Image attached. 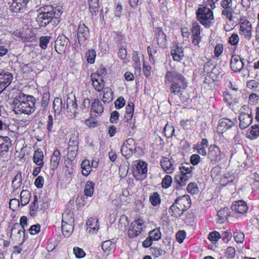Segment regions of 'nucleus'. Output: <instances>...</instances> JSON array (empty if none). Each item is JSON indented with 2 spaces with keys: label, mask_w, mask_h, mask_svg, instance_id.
<instances>
[{
  "label": "nucleus",
  "mask_w": 259,
  "mask_h": 259,
  "mask_svg": "<svg viewBox=\"0 0 259 259\" xmlns=\"http://www.w3.org/2000/svg\"><path fill=\"white\" fill-rule=\"evenodd\" d=\"M165 82L169 85L171 94L179 96L183 100L187 99H183L182 94L188 87V81L182 74L176 70L168 71L165 76Z\"/></svg>",
  "instance_id": "obj_1"
},
{
  "label": "nucleus",
  "mask_w": 259,
  "mask_h": 259,
  "mask_svg": "<svg viewBox=\"0 0 259 259\" xmlns=\"http://www.w3.org/2000/svg\"><path fill=\"white\" fill-rule=\"evenodd\" d=\"M35 102V99L33 96L20 93L14 101L15 111L26 114H31L36 109Z\"/></svg>",
  "instance_id": "obj_2"
},
{
  "label": "nucleus",
  "mask_w": 259,
  "mask_h": 259,
  "mask_svg": "<svg viewBox=\"0 0 259 259\" xmlns=\"http://www.w3.org/2000/svg\"><path fill=\"white\" fill-rule=\"evenodd\" d=\"M196 14L197 20L205 28H209L214 24L213 12L206 6L200 7Z\"/></svg>",
  "instance_id": "obj_3"
},
{
  "label": "nucleus",
  "mask_w": 259,
  "mask_h": 259,
  "mask_svg": "<svg viewBox=\"0 0 259 259\" xmlns=\"http://www.w3.org/2000/svg\"><path fill=\"white\" fill-rule=\"evenodd\" d=\"M220 6L222 15L230 21H233V15L234 12L233 0H221Z\"/></svg>",
  "instance_id": "obj_4"
},
{
  "label": "nucleus",
  "mask_w": 259,
  "mask_h": 259,
  "mask_svg": "<svg viewBox=\"0 0 259 259\" xmlns=\"http://www.w3.org/2000/svg\"><path fill=\"white\" fill-rule=\"evenodd\" d=\"M239 33L245 39L250 40L252 36V25L250 21L245 20L239 23Z\"/></svg>",
  "instance_id": "obj_5"
},
{
  "label": "nucleus",
  "mask_w": 259,
  "mask_h": 259,
  "mask_svg": "<svg viewBox=\"0 0 259 259\" xmlns=\"http://www.w3.org/2000/svg\"><path fill=\"white\" fill-rule=\"evenodd\" d=\"M136 142L134 139L128 138L122 144L120 151L126 158L130 157L136 151Z\"/></svg>",
  "instance_id": "obj_6"
},
{
  "label": "nucleus",
  "mask_w": 259,
  "mask_h": 259,
  "mask_svg": "<svg viewBox=\"0 0 259 259\" xmlns=\"http://www.w3.org/2000/svg\"><path fill=\"white\" fill-rule=\"evenodd\" d=\"M224 153L215 144L210 145L208 148L207 157L213 163H217L223 158Z\"/></svg>",
  "instance_id": "obj_7"
},
{
  "label": "nucleus",
  "mask_w": 259,
  "mask_h": 259,
  "mask_svg": "<svg viewBox=\"0 0 259 259\" xmlns=\"http://www.w3.org/2000/svg\"><path fill=\"white\" fill-rule=\"evenodd\" d=\"M29 0H9L10 10L13 13L24 12L27 9Z\"/></svg>",
  "instance_id": "obj_8"
},
{
  "label": "nucleus",
  "mask_w": 259,
  "mask_h": 259,
  "mask_svg": "<svg viewBox=\"0 0 259 259\" xmlns=\"http://www.w3.org/2000/svg\"><path fill=\"white\" fill-rule=\"evenodd\" d=\"M144 221L142 219H139L131 224L128 230V235L130 238H135L139 235L143 230Z\"/></svg>",
  "instance_id": "obj_9"
},
{
  "label": "nucleus",
  "mask_w": 259,
  "mask_h": 259,
  "mask_svg": "<svg viewBox=\"0 0 259 259\" xmlns=\"http://www.w3.org/2000/svg\"><path fill=\"white\" fill-rule=\"evenodd\" d=\"M247 109V113H244L241 111L239 116V126L242 129H244L248 127L252 121V116L251 115V111L247 106H243L242 110Z\"/></svg>",
  "instance_id": "obj_10"
},
{
  "label": "nucleus",
  "mask_w": 259,
  "mask_h": 259,
  "mask_svg": "<svg viewBox=\"0 0 259 259\" xmlns=\"http://www.w3.org/2000/svg\"><path fill=\"white\" fill-rule=\"evenodd\" d=\"M90 36L89 29L84 24L80 23L77 31V38L80 45L85 46Z\"/></svg>",
  "instance_id": "obj_11"
},
{
  "label": "nucleus",
  "mask_w": 259,
  "mask_h": 259,
  "mask_svg": "<svg viewBox=\"0 0 259 259\" xmlns=\"http://www.w3.org/2000/svg\"><path fill=\"white\" fill-rule=\"evenodd\" d=\"M131 199L130 192L126 189L122 190L121 194H118L116 195V198L113 199L112 202L113 204L117 206L126 205L129 203Z\"/></svg>",
  "instance_id": "obj_12"
},
{
  "label": "nucleus",
  "mask_w": 259,
  "mask_h": 259,
  "mask_svg": "<svg viewBox=\"0 0 259 259\" xmlns=\"http://www.w3.org/2000/svg\"><path fill=\"white\" fill-rule=\"evenodd\" d=\"M54 16V14L52 12L40 13L36 18V22L38 27H45L52 21Z\"/></svg>",
  "instance_id": "obj_13"
},
{
  "label": "nucleus",
  "mask_w": 259,
  "mask_h": 259,
  "mask_svg": "<svg viewBox=\"0 0 259 259\" xmlns=\"http://www.w3.org/2000/svg\"><path fill=\"white\" fill-rule=\"evenodd\" d=\"M134 111V105L132 102L128 103L125 107V114L124 115L126 127L129 128L134 129L135 127V122L133 121L132 117Z\"/></svg>",
  "instance_id": "obj_14"
},
{
  "label": "nucleus",
  "mask_w": 259,
  "mask_h": 259,
  "mask_svg": "<svg viewBox=\"0 0 259 259\" xmlns=\"http://www.w3.org/2000/svg\"><path fill=\"white\" fill-rule=\"evenodd\" d=\"M24 232L25 229L19 224L16 223L12 229L11 237H13L16 241L21 242V244L24 241Z\"/></svg>",
  "instance_id": "obj_15"
},
{
  "label": "nucleus",
  "mask_w": 259,
  "mask_h": 259,
  "mask_svg": "<svg viewBox=\"0 0 259 259\" xmlns=\"http://www.w3.org/2000/svg\"><path fill=\"white\" fill-rule=\"evenodd\" d=\"M191 31L192 36V44L195 46H198L201 40V26L196 22L192 23Z\"/></svg>",
  "instance_id": "obj_16"
},
{
  "label": "nucleus",
  "mask_w": 259,
  "mask_h": 259,
  "mask_svg": "<svg viewBox=\"0 0 259 259\" xmlns=\"http://www.w3.org/2000/svg\"><path fill=\"white\" fill-rule=\"evenodd\" d=\"M91 77L94 89L98 92L102 91L104 87L102 76L98 72H95L92 74Z\"/></svg>",
  "instance_id": "obj_17"
},
{
  "label": "nucleus",
  "mask_w": 259,
  "mask_h": 259,
  "mask_svg": "<svg viewBox=\"0 0 259 259\" xmlns=\"http://www.w3.org/2000/svg\"><path fill=\"white\" fill-rule=\"evenodd\" d=\"M232 211L236 214H245L247 210L248 207L246 203L243 200H238L234 202L231 205Z\"/></svg>",
  "instance_id": "obj_18"
},
{
  "label": "nucleus",
  "mask_w": 259,
  "mask_h": 259,
  "mask_svg": "<svg viewBox=\"0 0 259 259\" xmlns=\"http://www.w3.org/2000/svg\"><path fill=\"white\" fill-rule=\"evenodd\" d=\"M234 124V122L229 118H221L218 122L217 131L218 133L222 134L231 128Z\"/></svg>",
  "instance_id": "obj_19"
},
{
  "label": "nucleus",
  "mask_w": 259,
  "mask_h": 259,
  "mask_svg": "<svg viewBox=\"0 0 259 259\" xmlns=\"http://www.w3.org/2000/svg\"><path fill=\"white\" fill-rule=\"evenodd\" d=\"M244 66L242 59L237 55L233 56L231 59L230 67L234 72H240Z\"/></svg>",
  "instance_id": "obj_20"
},
{
  "label": "nucleus",
  "mask_w": 259,
  "mask_h": 259,
  "mask_svg": "<svg viewBox=\"0 0 259 259\" xmlns=\"http://www.w3.org/2000/svg\"><path fill=\"white\" fill-rule=\"evenodd\" d=\"M155 37L159 47L163 49L166 47L167 44L166 35L163 32L162 28H157Z\"/></svg>",
  "instance_id": "obj_21"
},
{
  "label": "nucleus",
  "mask_w": 259,
  "mask_h": 259,
  "mask_svg": "<svg viewBox=\"0 0 259 259\" xmlns=\"http://www.w3.org/2000/svg\"><path fill=\"white\" fill-rule=\"evenodd\" d=\"M175 202L179 207H181L184 211L188 209L190 206V199L188 195H184L180 196L176 200Z\"/></svg>",
  "instance_id": "obj_22"
},
{
  "label": "nucleus",
  "mask_w": 259,
  "mask_h": 259,
  "mask_svg": "<svg viewBox=\"0 0 259 259\" xmlns=\"http://www.w3.org/2000/svg\"><path fill=\"white\" fill-rule=\"evenodd\" d=\"M161 165L166 173L171 174L175 169L173 160L169 158L163 157L161 160Z\"/></svg>",
  "instance_id": "obj_23"
},
{
  "label": "nucleus",
  "mask_w": 259,
  "mask_h": 259,
  "mask_svg": "<svg viewBox=\"0 0 259 259\" xmlns=\"http://www.w3.org/2000/svg\"><path fill=\"white\" fill-rule=\"evenodd\" d=\"M13 78V75L11 73L3 72L0 73V84H2L4 88H6L11 84Z\"/></svg>",
  "instance_id": "obj_24"
},
{
  "label": "nucleus",
  "mask_w": 259,
  "mask_h": 259,
  "mask_svg": "<svg viewBox=\"0 0 259 259\" xmlns=\"http://www.w3.org/2000/svg\"><path fill=\"white\" fill-rule=\"evenodd\" d=\"M44 155L42 151L40 149L37 148L34 151L33 156V161L37 165L43 167L44 165Z\"/></svg>",
  "instance_id": "obj_25"
},
{
  "label": "nucleus",
  "mask_w": 259,
  "mask_h": 259,
  "mask_svg": "<svg viewBox=\"0 0 259 259\" xmlns=\"http://www.w3.org/2000/svg\"><path fill=\"white\" fill-rule=\"evenodd\" d=\"M87 231L92 233H96L99 229L98 220L96 218H91L86 223Z\"/></svg>",
  "instance_id": "obj_26"
},
{
  "label": "nucleus",
  "mask_w": 259,
  "mask_h": 259,
  "mask_svg": "<svg viewBox=\"0 0 259 259\" xmlns=\"http://www.w3.org/2000/svg\"><path fill=\"white\" fill-rule=\"evenodd\" d=\"M61 159V153L58 150L54 151L52 154L51 159V167L52 169H56L59 166Z\"/></svg>",
  "instance_id": "obj_27"
},
{
  "label": "nucleus",
  "mask_w": 259,
  "mask_h": 259,
  "mask_svg": "<svg viewBox=\"0 0 259 259\" xmlns=\"http://www.w3.org/2000/svg\"><path fill=\"white\" fill-rule=\"evenodd\" d=\"M219 73L217 68H213L209 74L207 75L204 80L205 83H210L211 87L214 85V81L219 78Z\"/></svg>",
  "instance_id": "obj_28"
},
{
  "label": "nucleus",
  "mask_w": 259,
  "mask_h": 259,
  "mask_svg": "<svg viewBox=\"0 0 259 259\" xmlns=\"http://www.w3.org/2000/svg\"><path fill=\"white\" fill-rule=\"evenodd\" d=\"M66 103L68 111L74 113V117L76 116V110L77 104L75 97L73 96L72 97H68L66 100Z\"/></svg>",
  "instance_id": "obj_29"
},
{
  "label": "nucleus",
  "mask_w": 259,
  "mask_h": 259,
  "mask_svg": "<svg viewBox=\"0 0 259 259\" xmlns=\"http://www.w3.org/2000/svg\"><path fill=\"white\" fill-rule=\"evenodd\" d=\"M67 44V40L64 36L58 37L55 41V47L56 51L59 54H61V52L63 51Z\"/></svg>",
  "instance_id": "obj_30"
},
{
  "label": "nucleus",
  "mask_w": 259,
  "mask_h": 259,
  "mask_svg": "<svg viewBox=\"0 0 259 259\" xmlns=\"http://www.w3.org/2000/svg\"><path fill=\"white\" fill-rule=\"evenodd\" d=\"M218 222L222 224L224 223L230 216L229 209L227 207H224L218 212Z\"/></svg>",
  "instance_id": "obj_31"
},
{
  "label": "nucleus",
  "mask_w": 259,
  "mask_h": 259,
  "mask_svg": "<svg viewBox=\"0 0 259 259\" xmlns=\"http://www.w3.org/2000/svg\"><path fill=\"white\" fill-rule=\"evenodd\" d=\"M171 55L175 61H180L183 56V49L181 47H177L171 51Z\"/></svg>",
  "instance_id": "obj_32"
},
{
  "label": "nucleus",
  "mask_w": 259,
  "mask_h": 259,
  "mask_svg": "<svg viewBox=\"0 0 259 259\" xmlns=\"http://www.w3.org/2000/svg\"><path fill=\"white\" fill-rule=\"evenodd\" d=\"M74 222L73 214L71 210H66L62 214V224H73Z\"/></svg>",
  "instance_id": "obj_33"
},
{
  "label": "nucleus",
  "mask_w": 259,
  "mask_h": 259,
  "mask_svg": "<svg viewBox=\"0 0 259 259\" xmlns=\"http://www.w3.org/2000/svg\"><path fill=\"white\" fill-rule=\"evenodd\" d=\"M147 163L143 161H139L137 166L136 169L134 172L135 177H137V174L144 175L147 171Z\"/></svg>",
  "instance_id": "obj_34"
},
{
  "label": "nucleus",
  "mask_w": 259,
  "mask_h": 259,
  "mask_svg": "<svg viewBox=\"0 0 259 259\" xmlns=\"http://www.w3.org/2000/svg\"><path fill=\"white\" fill-rule=\"evenodd\" d=\"M114 246L115 245L110 240L105 241L102 244V248L107 255H109L113 251Z\"/></svg>",
  "instance_id": "obj_35"
},
{
  "label": "nucleus",
  "mask_w": 259,
  "mask_h": 259,
  "mask_svg": "<svg viewBox=\"0 0 259 259\" xmlns=\"http://www.w3.org/2000/svg\"><path fill=\"white\" fill-rule=\"evenodd\" d=\"M113 99V93L109 88H105L103 96L102 101L104 103H109Z\"/></svg>",
  "instance_id": "obj_36"
},
{
  "label": "nucleus",
  "mask_w": 259,
  "mask_h": 259,
  "mask_svg": "<svg viewBox=\"0 0 259 259\" xmlns=\"http://www.w3.org/2000/svg\"><path fill=\"white\" fill-rule=\"evenodd\" d=\"M191 177L192 175L187 176L181 174L176 176L175 180L180 186H184Z\"/></svg>",
  "instance_id": "obj_37"
},
{
  "label": "nucleus",
  "mask_w": 259,
  "mask_h": 259,
  "mask_svg": "<svg viewBox=\"0 0 259 259\" xmlns=\"http://www.w3.org/2000/svg\"><path fill=\"white\" fill-rule=\"evenodd\" d=\"M103 110L101 102L98 99L95 100L92 105L91 112L100 115L103 112Z\"/></svg>",
  "instance_id": "obj_38"
},
{
  "label": "nucleus",
  "mask_w": 259,
  "mask_h": 259,
  "mask_svg": "<svg viewBox=\"0 0 259 259\" xmlns=\"http://www.w3.org/2000/svg\"><path fill=\"white\" fill-rule=\"evenodd\" d=\"M31 197V193L27 190H23L20 194V202L22 206L27 204Z\"/></svg>",
  "instance_id": "obj_39"
},
{
  "label": "nucleus",
  "mask_w": 259,
  "mask_h": 259,
  "mask_svg": "<svg viewBox=\"0 0 259 259\" xmlns=\"http://www.w3.org/2000/svg\"><path fill=\"white\" fill-rule=\"evenodd\" d=\"M95 183L91 181L87 182L84 189V195L87 197H92L94 192Z\"/></svg>",
  "instance_id": "obj_40"
},
{
  "label": "nucleus",
  "mask_w": 259,
  "mask_h": 259,
  "mask_svg": "<svg viewBox=\"0 0 259 259\" xmlns=\"http://www.w3.org/2000/svg\"><path fill=\"white\" fill-rule=\"evenodd\" d=\"M147 52L149 55V60L150 62L154 65L155 62V59L158 57V52L156 48L150 47H147Z\"/></svg>",
  "instance_id": "obj_41"
},
{
  "label": "nucleus",
  "mask_w": 259,
  "mask_h": 259,
  "mask_svg": "<svg viewBox=\"0 0 259 259\" xmlns=\"http://www.w3.org/2000/svg\"><path fill=\"white\" fill-rule=\"evenodd\" d=\"M181 207H179L178 205L175 203L170 207L169 212L171 211V214L175 217H178L181 216L184 212V210L181 209Z\"/></svg>",
  "instance_id": "obj_42"
},
{
  "label": "nucleus",
  "mask_w": 259,
  "mask_h": 259,
  "mask_svg": "<svg viewBox=\"0 0 259 259\" xmlns=\"http://www.w3.org/2000/svg\"><path fill=\"white\" fill-rule=\"evenodd\" d=\"M62 231L63 235L69 237L73 231V224H62Z\"/></svg>",
  "instance_id": "obj_43"
},
{
  "label": "nucleus",
  "mask_w": 259,
  "mask_h": 259,
  "mask_svg": "<svg viewBox=\"0 0 259 259\" xmlns=\"http://www.w3.org/2000/svg\"><path fill=\"white\" fill-rule=\"evenodd\" d=\"M81 167L82 168V174L84 176H88L91 171V166L90 161L85 159L82 161Z\"/></svg>",
  "instance_id": "obj_44"
},
{
  "label": "nucleus",
  "mask_w": 259,
  "mask_h": 259,
  "mask_svg": "<svg viewBox=\"0 0 259 259\" xmlns=\"http://www.w3.org/2000/svg\"><path fill=\"white\" fill-rule=\"evenodd\" d=\"M163 133L167 138H171L175 133V129L171 124L167 123L164 129Z\"/></svg>",
  "instance_id": "obj_45"
},
{
  "label": "nucleus",
  "mask_w": 259,
  "mask_h": 259,
  "mask_svg": "<svg viewBox=\"0 0 259 259\" xmlns=\"http://www.w3.org/2000/svg\"><path fill=\"white\" fill-rule=\"evenodd\" d=\"M160 198L159 195L156 193H153L150 195L149 201L153 206H157L160 203Z\"/></svg>",
  "instance_id": "obj_46"
},
{
  "label": "nucleus",
  "mask_w": 259,
  "mask_h": 259,
  "mask_svg": "<svg viewBox=\"0 0 259 259\" xmlns=\"http://www.w3.org/2000/svg\"><path fill=\"white\" fill-rule=\"evenodd\" d=\"M89 5L90 12L92 13V14H96V12L98 11V0H89Z\"/></svg>",
  "instance_id": "obj_47"
},
{
  "label": "nucleus",
  "mask_w": 259,
  "mask_h": 259,
  "mask_svg": "<svg viewBox=\"0 0 259 259\" xmlns=\"http://www.w3.org/2000/svg\"><path fill=\"white\" fill-rule=\"evenodd\" d=\"M22 184V176L21 173H18L12 181L13 187L17 189Z\"/></svg>",
  "instance_id": "obj_48"
},
{
  "label": "nucleus",
  "mask_w": 259,
  "mask_h": 259,
  "mask_svg": "<svg viewBox=\"0 0 259 259\" xmlns=\"http://www.w3.org/2000/svg\"><path fill=\"white\" fill-rule=\"evenodd\" d=\"M149 236L153 240H158L161 237V233L159 229L156 228L149 232Z\"/></svg>",
  "instance_id": "obj_49"
},
{
  "label": "nucleus",
  "mask_w": 259,
  "mask_h": 259,
  "mask_svg": "<svg viewBox=\"0 0 259 259\" xmlns=\"http://www.w3.org/2000/svg\"><path fill=\"white\" fill-rule=\"evenodd\" d=\"M221 168L219 166H214L211 170V177L214 180H218L221 176Z\"/></svg>",
  "instance_id": "obj_50"
},
{
  "label": "nucleus",
  "mask_w": 259,
  "mask_h": 259,
  "mask_svg": "<svg viewBox=\"0 0 259 259\" xmlns=\"http://www.w3.org/2000/svg\"><path fill=\"white\" fill-rule=\"evenodd\" d=\"M236 254V250L233 246L228 247L225 251V256L228 259H233Z\"/></svg>",
  "instance_id": "obj_51"
},
{
  "label": "nucleus",
  "mask_w": 259,
  "mask_h": 259,
  "mask_svg": "<svg viewBox=\"0 0 259 259\" xmlns=\"http://www.w3.org/2000/svg\"><path fill=\"white\" fill-rule=\"evenodd\" d=\"M51 37L49 36H41L39 38V46L42 49H46L49 42Z\"/></svg>",
  "instance_id": "obj_52"
},
{
  "label": "nucleus",
  "mask_w": 259,
  "mask_h": 259,
  "mask_svg": "<svg viewBox=\"0 0 259 259\" xmlns=\"http://www.w3.org/2000/svg\"><path fill=\"white\" fill-rule=\"evenodd\" d=\"M172 183V178L169 175H166L162 179L161 185L162 187L165 189L169 188Z\"/></svg>",
  "instance_id": "obj_53"
},
{
  "label": "nucleus",
  "mask_w": 259,
  "mask_h": 259,
  "mask_svg": "<svg viewBox=\"0 0 259 259\" xmlns=\"http://www.w3.org/2000/svg\"><path fill=\"white\" fill-rule=\"evenodd\" d=\"M207 238L212 242H216L221 238V235L218 232L213 231L208 234Z\"/></svg>",
  "instance_id": "obj_54"
},
{
  "label": "nucleus",
  "mask_w": 259,
  "mask_h": 259,
  "mask_svg": "<svg viewBox=\"0 0 259 259\" xmlns=\"http://www.w3.org/2000/svg\"><path fill=\"white\" fill-rule=\"evenodd\" d=\"M96 52L93 50H89L86 54V57L87 61L90 63H94L96 57Z\"/></svg>",
  "instance_id": "obj_55"
},
{
  "label": "nucleus",
  "mask_w": 259,
  "mask_h": 259,
  "mask_svg": "<svg viewBox=\"0 0 259 259\" xmlns=\"http://www.w3.org/2000/svg\"><path fill=\"white\" fill-rule=\"evenodd\" d=\"M187 189L191 194H196L199 192L197 184L195 183H190L188 184Z\"/></svg>",
  "instance_id": "obj_56"
},
{
  "label": "nucleus",
  "mask_w": 259,
  "mask_h": 259,
  "mask_svg": "<svg viewBox=\"0 0 259 259\" xmlns=\"http://www.w3.org/2000/svg\"><path fill=\"white\" fill-rule=\"evenodd\" d=\"M234 178L232 176H229L228 174H225L224 176L220 179V183L222 185H226L229 182L233 181Z\"/></svg>",
  "instance_id": "obj_57"
},
{
  "label": "nucleus",
  "mask_w": 259,
  "mask_h": 259,
  "mask_svg": "<svg viewBox=\"0 0 259 259\" xmlns=\"http://www.w3.org/2000/svg\"><path fill=\"white\" fill-rule=\"evenodd\" d=\"M239 41V37L236 33H233L229 37V42L233 46L237 45Z\"/></svg>",
  "instance_id": "obj_58"
},
{
  "label": "nucleus",
  "mask_w": 259,
  "mask_h": 259,
  "mask_svg": "<svg viewBox=\"0 0 259 259\" xmlns=\"http://www.w3.org/2000/svg\"><path fill=\"white\" fill-rule=\"evenodd\" d=\"M20 203V201L18 199L16 198L12 199L10 200L9 203L10 207L13 211H15L19 208Z\"/></svg>",
  "instance_id": "obj_59"
},
{
  "label": "nucleus",
  "mask_w": 259,
  "mask_h": 259,
  "mask_svg": "<svg viewBox=\"0 0 259 259\" xmlns=\"http://www.w3.org/2000/svg\"><path fill=\"white\" fill-rule=\"evenodd\" d=\"M152 254L155 257H158L164 254V251L161 248L158 247H152L151 249Z\"/></svg>",
  "instance_id": "obj_60"
},
{
  "label": "nucleus",
  "mask_w": 259,
  "mask_h": 259,
  "mask_svg": "<svg viewBox=\"0 0 259 259\" xmlns=\"http://www.w3.org/2000/svg\"><path fill=\"white\" fill-rule=\"evenodd\" d=\"M250 133L252 136L251 138V139H256L259 136V126L257 125L252 126L250 130Z\"/></svg>",
  "instance_id": "obj_61"
},
{
  "label": "nucleus",
  "mask_w": 259,
  "mask_h": 259,
  "mask_svg": "<svg viewBox=\"0 0 259 259\" xmlns=\"http://www.w3.org/2000/svg\"><path fill=\"white\" fill-rule=\"evenodd\" d=\"M234 238L237 243H242L244 240V235L242 232H236L234 233Z\"/></svg>",
  "instance_id": "obj_62"
},
{
  "label": "nucleus",
  "mask_w": 259,
  "mask_h": 259,
  "mask_svg": "<svg viewBox=\"0 0 259 259\" xmlns=\"http://www.w3.org/2000/svg\"><path fill=\"white\" fill-rule=\"evenodd\" d=\"M73 253L77 258H82L85 255L83 249L78 247H75L73 248Z\"/></svg>",
  "instance_id": "obj_63"
},
{
  "label": "nucleus",
  "mask_w": 259,
  "mask_h": 259,
  "mask_svg": "<svg viewBox=\"0 0 259 259\" xmlns=\"http://www.w3.org/2000/svg\"><path fill=\"white\" fill-rule=\"evenodd\" d=\"M224 50L223 45L221 44H218L214 48V54L216 57H219L222 54Z\"/></svg>",
  "instance_id": "obj_64"
}]
</instances>
